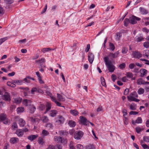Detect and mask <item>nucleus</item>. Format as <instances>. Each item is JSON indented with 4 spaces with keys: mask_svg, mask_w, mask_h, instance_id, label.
Instances as JSON below:
<instances>
[{
    "mask_svg": "<svg viewBox=\"0 0 149 149\" xmlns=\"http://www.w3.org/2000/svg\"><path fill=\"white\" fill-rule=\"evenodd\" d=\"M144 92V90L142 88H140L139 89L137 93L139 95H141L143 94Z\"/></svg>",
    "mask_w": 149,
    "mask_h": 149,
    "instance_id": "nucleus-41",
    "label": "nucleus"
},
{
    "mask_svg": "<svg viewBox=\"0 0 149 149\" xmlns=\"http://www.w3.org/2000/svg\"><path fill=\"white\" fill-rule=\"evenodd\" d=\"M54 141L58 143L65 144L67 143L66 140L58 136H55L54 138Z\"/></svg>",
    "mask_w": 149,
    "mask_h": 149,
    "instance_id": "nucleus-3",
    "label": "nucleus"
},
{
    "mask_svg": "<svg viewBox=\"0 0 149 149\" xmlns=\"http://www.w3.org/2000/svg\"><path fill=\"white\" fill-rule=\"evenodd\" d=\"M19 140L17 137H13L10 139V141L12 144L16 143L19 141Z\"/></svg>",
    "mask_w": 149,
    "mask_h": 149,
    "instance_id": "nucleus-17",
    "label": "nucleus"
},
{
    "mask_svg": "<svg viewBox=\"0 0 149 149\" xmlns=\"http://www.w3.org/2000/svg\"><path fill=\"white\" fill-rule=\"evenodd\" d=\"M54 49H52L50 48H42L41 49V51L43 53H45L46 52H49L50 51L53 50Z\"/></svg>",
    "mask_w": 149,
    "mask_h": 149,
    "instance_id": "nucleus-32",
    "label": "nucleus"
},
{
    "mask_svg": "<svg viewBox=\"0 0 149 149\" xmlns=\"http://www.w3.org/2000/svg\"><path fill=\"white\" fill-rule=\"evenodd\" d=\"M109 49L110 50L112 51H113L115 49V47L113 43H110L109 44Z\"/></svg>",
    "mask_w": 149,
    "mask_h": 149,
    "instance_id": "nucleus-49",
    "label": "nucleus"
},
{
    "mask_svg": "<svg viewBox=\"0 0 149 149\" xmlns=\"http://www.w3.org/2000/svg\"><path fill=\"white\" fill-rule=\"evenodd\" d=\"M83 132L81 131H79L75 132L74 137V138L77 139H80L83 136Z\"/></svg>",
    "mask_w": 149,
    "mask_h": 149,
    "instance_id": "nucleus-6",
    "label": "nucleus"
},
{
    "mask_svg": "<svg viewBox=\"0 0 149 149\" xmlns=\"http://www.w3.org/2000/svg\"><path fill=\"white\" fill-rule=\"evenodd\" d=\"M124 22L125 26H127L129 22H130V19H128L127 18L125 19L124 21Z\"/></svg>",
    "mask_w": 149,
    "mask_h": 149,
    "instance_id": "nucleus-50",
    "label": "nucleus"
},
{
    "mask_svg": "<svg viewBox=\"0 0 149 149\" xmlns=\"http://www.w3.org/2000/svg\"><path fill=\"white\" fill-rule=\"evenodd\" d=\"M17 113L23 112L24 111V108L22 107H19L17 109Z\"/></svg>",
    "mask_w": 149,
    "mask_h": 149,
    "instance_id": "nucleus-29",
    "label": "nucleus"
},
{
    "mask_svg": "<svg viewBox=\"0 0 149 149\" xmlns=\"http://www.w3.org/2000/svg\"><path fill=\"white\" fill-rule=\"evenodd\" d=\"M38 92V89L35 87L32 88L31 90V93L32 94H34L35 93H37Z\"/></svg>",
    "mask_w": 149,
    "mask_h": 149,
    "instance_id": "nucleus-46",
    "label": "nucleus"
},
{
    "mask_svg": "<svg viewBox=\"0 0 149 149\" xmlns=\"http://www.w3.org/2000/svg\"><path fill=\"white\" fill-rule=\"evenodd\" d=\"M41 119L44 123H47L48 121L49 120L48 118L46 116H42L41 118Z\"/></svg>",
    "mask_w": 149,
    "mask_h": 149,
    "instance_id": "nucleus-38",
    "label": "nucleus"
},
{
    "mask_svg": "<svg viewBox=\"0 0 149 149\" xmlns=\"http://www.w3.org/2000/svg\"><path fill=\"white\" fill-rule=\"evenodd\" d=\"M79 123L80 124L84 125V118L83 116H80V117Z\"/></svg>",
    "mask_w": 149,
    "mask_h": 149,
    "instance_id": "nucleus-52",
    "label": "nucleus"
},
{
    "mask_svg": "<svg viewBox=\"0 0 149 149\" xmlns=\"http://www.w3.org/2000/svg\"><path fill=\"white\" fill-rule=\"evenodd\" d=\"M138 95L136 91H134L130 93V95L127 97L128 100L130 101H134L136 102H138L140 100L136 99L135 97H138Z\"/></svg>",
    "mask_w": 149,
    "mask_h": 149,
    "instance_id": "nucleus-2",
    "label": "nucleus"
},
{
    "mask_svg": "<svg viewBox=\"0 0 149 149\" xmlns=\"http://www.w3.org/2000/svg\"><path fill=\"white\" fill-rule=\"evenodd\" d=\"M126 67V64L124 63H123L120 64L118 67L120 69H123Z\"/></svg>",
    "mask_w": 149,
    "mask_h": 149,
    "instance_id": "nucleus-44",
    "label": "nucleus"
},
{
    "mask_svg": "<svg viewBox=\"0 0 149 149\" xmlns=\"http://www.w3.org/2000/svg\"><path fill=\"white\" fill-rule=\"evenodd\" d=\"M7 85L8 86H9L12 87H15L16 85L13 82V81L12 82H11L10 81H8L7 82Z\"/></svg>",
    "mask_w": 149,
    "mask_h": 149,
    "instance_id": "nucleus-39",
    "label": "nucleus"
},
{
    "mask_svg": "<svg viewBox=\"0 0 149 149\" xmlns=\"http://www.w3.org/2000/svg\"><path fill=\"white\" fill-rule=\"evenodd\" d=\"M57 97L58 100L59 101L63 102L65 100V98L61 95L57 93Z\"/></svg>",
    "mask_w": 149,
    "mask_h": 149,
    "instance_id": "nucleus-24",
    "label": "nucleus"
},
{
    "mask_svg": "<svg viewBox=\"0 0 149 149\" xmlns=\"http://www.w3.org/2000/svg\"><path fill=\"white\" fill-rule=\"evenodd\" d=\"M95 147L93 144H90L86 147V149H95Z\"/></svg>",
    "mask_w": 149,
    "mask_h": 149,
    "instance_id": "nucleus-40",
    "label": "nucleus"
},
{
    "mask_svg": "<svg viewBox=\"0 0 149 149\" xmlns=\"http://www.w3.org/2000/svg\"><path fill=\"white\" fill-rule=\"evenodd\" d=\"M125 118L124 119V124L125 125H127L128 124V118L126 117H124Z\"/></svg>",
    "mask_w": 149,
    "mask_h": 149,
    "instance_id": "nucleus-63",
    "label": "nucleus"
},
{
    "mask_svg": "<svg viewBox=\"0 0 149 149\" xmlns=\"http://www.w3.org/2000/svg\"><path fill=\"white\" fill-rule=\"evenodd\" d=\"M128 49L126 47H123V48L122 50V52L123 54H125L127 53Z\"/></svg>",
    "mask_w": 149,
    "mask_h": 149,
    "instance_id": "nucleus-58",
    "label": "nucleus"
},
{
    "mask_svg": "<svg viewBox=\"0 0 149 149\" xmlns=\"http://www.w3.org/2000/svg\"><path fill=\"white\" fill-rule=\"evenodd\" d=\"M13 82L16 85H21L23 84V82L22 80H13Z\"/></svg>",
    "mask_w": 149,
    "mask_h": 149,
    "instance_id": "nucleus-23",
    "label": "nucleus"
},
{
    "mask_svg": "<svg viewBox=\"0 0 149 149\" xmlns=\"http://www.w3.org/2000/svg\"><path fill=\"white\" fill-rule=\"evenodd\" d=\"M132 55L133 57L137 58H140L142 56V54L139 52H133Z\"/></svg>",
    "mask_w": 149,
    "mask_h": 149,
    "instance_id": "nucleus-12",
    "label": "nucleus"
},
{
    "mask_svg": "<svg viewBox=\"0 0 149 149\" xmlns=\"http://www.w3.org/2000/svg\"><path fill=\"white\" fill-rule=\"evenodd\" d=\"M52 105L50 102H47L46 104V111L44 113V114H45L46 112L49 110L51 108Z\"/></svg>",
    "mask_w": 149,
    "mask_h": 149,
    "instance_id": "nucleus-20",
    "label": "nucleus"
},
{
    "mask_svg": "<svg viewBox=\"0 0 149 149\" xmlns=\"http://www.w3.org/2000/svg\"><path fill=\"white\" fill-rule=\"evenodd\" d=\"M30 120L33 124L38 123V119L36 118L32 117L30 118Z\"/></svg>",
    "mask_w": 149,
    "mask_h": 149,
    "instance_id": "nucleus-31",
    "label": "nucleus"
},
{
    "mask_svg": "<svg viewBox=\"0 0 149 149\" xmlns=\"http://www.w3.org/2000/svg\"><path fill=\"white\" fill-rule=\"evenodd\" d=\"M8 39V37H6L3 38H1L0 39V45L6 40H7Z\"/></svg>",
    "mask_w": 149,
    "mask_h": 149,
    "instance_id": "nucleus-48",
    "label": "nucleus"
},
{
    "mask_svg": "<svg viewBox=\"0 0 149 149\" xmlns=\"http://www.w3.org/2000/svg\"><path fill=\"white\" fill-rule=\"evenodd\" d=\"M28 110L29 112L33 113L36 110V108L33 105H31L29 107Z\"/></svg>",
    "mask_w": 149,
    "mask_h": 149,
    "instance_id": "nucleus-14",
    "label": "nucleus"
},
{
    "mask_svg": "<svg viewBox=\"0 0 149 149\" xmlns=\"http://www.w3.org/2000/svg\"><path fill=\"white\" fill-rule=\"evenodd\" d=\"M5 105V103L1 100H0V108H2L4 107Z\"/></svg>",
    "mask_w": 149,
    "mask_h": 149,
    "instance_id": "nucleus-64",
    "label": "nucleus"
},
{
    "mask_svg": "<svg viewBox=\"0 0 149 149\" xmlns=\"http://www.w3.org/2000/svg\"><path fill=\"white\" fill-rule=\"evenodd\" d=\"M135 39L136 41L138 42H139L143 41L144 39L142 36H136L135 38Z\"/></svg>",
    "mask_w": 149,
    "mask_h": 149,
    "instance_id": "nucleus-36",
    "label": "nucleus"
},
{
    "mask_svg": "<svg viewBox=\"0 0 149 149\" xmlns=\"http://www.w3.org/2000/svg\"><path fill=\"white\" fill-rule=\"evenodd\" d=\"M90 48V45L89 44H88L87 45L86 47V48L85 51L86 52H88Z\"/></svg>",
    "mask_w": 149,
    "mask_h": 149,
    "instance_id": "nucleus-61",
    "label": "nucleus"
},
{
    "mask_svg": "<svg viewBox=\"0 0 149 149\" xmlns=\"http://www.w3.org/2000/svg\"><path fill=\"white\" fill-rule=\"evenodd\" d=\"M65 120V118L61 116H58V119L56 122L59 124H63Z\"/></svg>",
    "mask_w": 149,
    "mask_h": 149,
    "instance_id": "nucleus-10",
    "label": "nucleus"
},
{
    "mask_svg": "<svg viewBox=\"0 0 149 149\" xmlns=\"http://www.w3.org/2000/svg\"><path fill=\"white\" fill-rule=\"evenodd\" d=\"M6 118V115L5 114H1L0 116V121H3Z\"/></svg>",
    "mask_w": 149,
    "mask_h": 149,
    "instance_id": "nucleus-45",
    "label": "nucleus"
},
{
    "mask_svg": "<svg viewBox=\"0 0 149 149\" xmlns=\"http://www.w3.org/2000/svg\"><path fill=\"white\" fill-rule=\"evenodd\" d=\"M139 10L141 13L142 14H146L148 13V11L142 7H141L139 8Z\"/></svg>",
    "mask_w": 149,
    "mask_h": 149,
    "instance_id": "nucleus-26",
    "label": "nucleus"
},
{
    "mask_svg": "<svg viewBox=\"0 0 149 149\" xmlns=\"http://www.w3.org/2000/svg\"><path fill=\"white\" fill-rule=\"evenodd\" d=\"M57 113V111L56 110H52L49 112V116L52 117L55 116Z\"/></svg>",
    "mask_w": 149,
    "mask_h": 149,
    "instance_id": "nucleus-21",
    "label": "nucleus"
},
{
    "mask_svg": "<svg viewBox=\"0 0 149 149\" xmlns=\"http://www.w3.org/2000/svg\"><path fill=\"white\" fill-rule=\"evenodd\" d=\"M51 97L52 100L53 102H54L57 106L59 107H64L63 106H61V104L57 101L55 97L53 96H51Z\"/></svg>",
    "mask_w": 149,
    "mask_h": 149,
    "instance_id": "nucleus-16",
    "label": "nucleus"
},
{
    "mask_svg": "<svg viewBox=\"0 0 149 149\" xmlns=\"http://www.w3.org/2000/svg\"><path fill=\"white\" fill-rule=\"evenodd\" d=\"M38 136V134H32L29 136L28 137V139L31 141H32L36 139Z\"/></svg>",
    "mask_w": 149,
    "mask_h": 149,
    "instance_id": "nucleus-18",
    "label": "nucleus"
},
{
    "mask_svg": "<svg viewBox=\"0 0 149 149\" xmlns=\"http://www.w3.org/2000/svg\"><path fill=\"white\" fill-rule=\"evenodd\" d=\"M2 121H3V123L5 124H8L10 123V120L7 118Z\"/></svg>",
    "mask_w": 149,
    "mask_h": 149,
    "instance_id": "nucleus-56",
    "label": "nucleus"
},
{
    "mask_svg": "<svg viewBox=\"0 0 149 149\" xmlns=\"http://www.w3.org/2000/svg\"><path fill=\"white\" fill-rule=\"evenodd\" d=\"M76 148L77 149H83L84 148L83 146L80 144L77 145Z\"/></svg>",
    "mask_w": 149,
    "mask_h": 149,
    "instance_id": "nucleus-60",
    "label": "nucleus"
},
{
    "mask_svg": "<svg viewBox=\"0 0 149 149\" xmlns=\"http://www.w3.org/2000/svg\"><path fill=\"white\" fill-rule=\"evenodd\" d=\"M136 105L135 103H132L130 106V109L132 110H135L136 109Z\"/></svg>",
    "mask_w": 149,
    "mask_h": 149,
    "instance_id": "nucleus-27",
    "label": "nucleus"
},
{
    "mask_svg": "<svg viewBox=\"0 0 149 149\" xmlns=\"http://www.w3.org/2000/svg\"><path fill=\"white\" fill-rule=\"evenodd\" d=\"M38 143L40 145H42L45 143L42 137H40L38 138Z\"/></svg>",
    "mask_w": 149,
    "mask_h": 149,
    "instance_id": "nucleus-35",
    "label": "nucleus"
},
{
    "mask_svg": "<svg viewBox=\"0 0 149 149\" xmlns=\"http://www.w3.org/2000/svg\"><path fill=\"white\" fill-rule=\"evenodd\" d=\"M45 106L43 104H41L39 107V110L42 111L45 109Z\"/></svg>",
    "mask_w": 149,
    "mask_h": 149,
    "instance_id": "nucleus-59",
    "label": "nucleus"
},
{
    "mask_svg": "<svg viewBox=\"0 0 149 149\" xmlns=\"http://www.w3.org/2000/svg\"><path fill=\"white\" fill-rule=\"evenodd\" d=\"M70 112L71 114L75 116L78 115L79 113L78 112L75 110H71Z\"/></svg>",
    "mask_w": 149,
    "mask_h": 149,
    "instance_id": "nucleus-37",
    "label": "nucleus"
},
{
    "mask_svg": "<svg viewBox=\"0 0 149 149\" xmlns=\"http://www.w3.org/2000/svg\"><path fill=\"white\" fill-rule=\"evenodd\" d=\"M49 134V132L47 130H43L42 132L41 135L43 137H45L48 135Z\"/></svg>",
    "mask_w": 149,
    "mask_h": 149,
    "instance_id": "nucleus-34",
    "label": "nucleus"
},
{
    "mask_svg": "<svg viewBox=\"0 0 149 149\" xmlns=\"http://www.w3.org/2000/svg\"><path fill=\"white\" fill-rule=\"evenodd\" d=\"M130 23L132 24H134L136 23L137 21H139L141 19L134 16H132L129 18Z\"/></svg>",
    "mask_w": 149,
    "mask_h": 149,
    "instance_id": "nucleus-5",
    "label": "nucleus"
},
{
    "mask_svg": "<svg viewBox=\"0 0 149 149\" xmlns=\"http://www.w3.org/2000/svg\"><path fill=\"white\" fill-rule=\"evenodd\" d=\"M142 120L141 117H138L135 120V123L137 124L141 123Z\"/></svg>",
    "mask_w": 149,
    "mask_h": 149,
    "instance_id": "nucleus-43",
    "label": "nucleus"
},
{
    "mask_svg": "<svg viewBox=\"0 0 149 149\" xmlns=\"http://www.w3.org/2000/svg\"><path fill=\"white\" fill-rule=\"evenodd\" d=\"M45 62V59L44 58H42L40 60L36 61V62L39 64V65L41 68H45V66L44 65L43 63Z\"/></svg>",
    "mask_w": 149,
    "mask_h": 149,
    "instance_id": "nucleus-9",
    "label": "nucleus"
},
{
    "mask_svg": "<svg viewBox=\"0 0 149 149\" xmlns=\"http://www.w3.org/2000/svg\"><path fill=\"white\" fill-rule=\"evenodd\" d=\"M119 54V51H117L114 53H110L108 55V57H109L111 59L117 58Z\"/></svg>",
    "mask_w": 149,
    "mask_h": 149,
    "instance_id": "nucleus-7",
    "label": "nucleus"
},
{
    "mask_svg": "<svg viewBox=\"0 0 149 149\" xmlns=\"http://www.w3.org/2000/svg\"><path fill=\"white\" fill-rule=\"evenodd\" d=\"M68 125L71 127H74L76 125V123L74 121L71 120L68 122Z\"/></svg>",
    "mask_w": 149,
    "mask_h": 149,
    "instance_id": "nucleus-30",
    "label": "nucleus"
},
{
    "mask_svg": "<svg viewBox=\"0 0 149 149\" xmlns=\"http://www.w3.org/2000/svg\"><path fill=\"white\" fill-rule=\"evenodd\" d=\"M22 101V98L19 97H17L14 99V103L19 104L21 103Z\"/></svg>",
    "mask_w": 149,
    "mask_h": 149,
    "instance_id": "nucleus-25",
    "label": "nucleus"
},
{
    "mask_svg": "<svg viewBox=\"0 0 149 149\" xmlns=\"http://www.w3.org/2000/svg\"><path fill=\"white\" fill-rule=\"evenodd\" d=\"M145 81L143 79L140 78L137 80V83L138 85H141L145 84Z\"/></svg>",
    "mask_w": 149,
    "mask_h": 149,
    "instance_id": "nucleus-28",
    "label": "nucleus"
},
{
    "mask_svg": "<svg viewBox=\"0 0 149 149\" xmlns=\"http://www.w3.org/2000/svg\"><path fill=\"white\" fill-rule=\"evenodd\" d=\"M122 112L123 113V116L124 117H125L127 116V110L125 109H123Z\"/></svg>",
    "mask_w": 149,
    "mask_h": 149,
    "instance_id": "nucleus-55",
    "label": "nucleus"
},
{
    "mask_svg": "<svg viewBox=\"0 0 149 149\" xmlns=\"http://www.w3.org/2000/svg\"><path fill=\"white\" fill-rule=\"evenodd\" d=\"M143 55L144 56H145L147 58H149V50H144L143 52Z\"/></svg>",
    "mask_w": 149,
    "mask_h": 149,
    "instance_id": "nucleus-33",
    "label": "nucleus"
},
{
    "mask_svg": "<svg viewBox=\"0 0 149 149\" xmlns=\"http://www.w3.org/2000/svg\"><path fill=\"white\" fill-rule=\"evenodd\" d=\"M88 60L90 63L93 62L94 59V56L93 53L89 52L88 54Z\"/></svg>",
    "mask_w": 149,
    "mask_h": 149,
    "instance_id": "nucleus-11",
    "label": "nucleus"
},
{
    "mask_svg": "<svg viewBox=\"0 0 149 149\" xmlns=\"http://www.w3.org/2000/svg\"><path fill=\"white\" fill-rule=\"evenodd\" d=\"M143 130V129L141 128L140 127L138 126L135 128V130L136 132L138 133H140V132Z\"/></svg>",
    "mask_w": 149,
    "mask_h": 149,
    "instance_id": "nucleus-42",
    "label": "nucleus"
},
{
    "mask_svg": "<svg viewBox=\"0 0 149 149\" xmlns=\"http://www.w3.org/2000/svg\"><path fill=\"white\" fill-rule=\"evenodd\" d=\"M143 46L146 48H148L149 47V42H146L143 43Z\"/></svg>",
    "mask_w": 149,
    "mask_h": 149,
    "instance_id": "nucleus-54",
    "label": "nucleus"
},
{
    "mask_svg": "<svg viewBox=\"0 0 149 149\" xmlns=\"http://www.w3.org/2000/svg\"><path fill=\"white\" fill-rule=\"evenodd\" d=\"M140 60L142 61H145V64L149 65V61L143 58H141Z\"/></svg>",
    "mask_w": 149,
    "mask_h": 149,
    "instance_id": "nucleus-62",
    "label": "nucleus"
},
{
    "mask_svg": "<svg viewBox=\"0 0 149 149\" xmlns=\"http://www.w3.org/2000/svg\"><path fill=\"white\" fill-rule=\"evenodd\" d=\"M2 98L4 100L6 101H10L11 100L10 95L7 92H6L4 93L2 96Z\"/></svg>",
    "mask_w": 149,
    "mask_h": 149,
    "instance_id": "nucleus-8",
    "label": "nucleus"
},
{
    "mask_svg": "<svg viewBox=\"0 0 149 149\" xmlns=\"http://www.w3.org/2000/svg\"><path fill=\"white\" fill-rule=\"evenodd\" d=\"M46 127L49 128H52L53 126L52 123H49L46 124Z\"/></svg>",
    "mask_w": 149,
    "mask_h": 149,
    "instance_id": "nucleus-57",
    "label": "nucleus"
},
{
    "mask_svg": "<svg viewBox=\"0 0 149 149\" xmlns=\"http://www.w3.org/2000/svg\"><path fill=\"white\" fill-rule=\"evenodd\" d=\"M140 72L142 76H146L148 73V71L145 69H141L140 70Z\"/></svg>",
    "mask_w": 149,
    "mask_h": 149,
    "instance_id": "nucleus-19",
    "label": "nucleus"
},
{
    "mask_svg": "<svg viewBox=\"0 0 149 149\" xmlns=\"http://www.w3.org/2000/svg\"><path fill=\"white\" fill-rule=\"evenodd\" d=\"M15 120L16 121L18 122L19 126L21 127H23L25 125V121L22 118H20L18 116L15 117Z\"/></svg>",
    "mask_w": 149,
    "mask_h": 149,
    "instance_id": "nucleus-4",
    "label": "nucleus"
},
{
    "mask_svg": "<svg viewBox=\"0 0 149 149\" xmlns=\"http://www.w3.org/2000/svg\"><path fill=\"white\" fill-rule=\"evenodd\" d=\"M104 60L109 72H113L115 70V67L111 61L109 60L108 57H104Z\"/></svg>",
    "mask_w": 149,
    "mask_h": 149,
    "instance_id": "nucleus-1",
    "label": "nucleus"
},
{
    "mask_svg": "<svg viewBox=\"0 0 149 149\" xmlns=\"http://www.w3.org/2000/svg\"><path fill=\"white\" fill-rule=\"evenodd\" d=\"M12 128L14 130H15L17 128V125L16 122H14L13 123L12 126Z\"/></svg>",
    "mask_w": 149,
    "mask_h": 149,
    "instance_id": "nucleus-53",
    "label": "nucleus"
},
{
    "mask_svg": "<svg viewBox=\"0 0 149 149\" xmlns=\"http://www.w3.org/2000/svg\"><path fill=\"white\" fill-rule=\"evenodd\" d=\"M144 141L146 142H149V136H144L143 138Z\"/></svg>",
    "mask_w": 149,
    "mask_h": 149,
    "instance_id": "nucleus-51",
    "label": "nucleus"
},
{
    "mask_svg": "<svg viewBox=\"0 0 149 149\" xmlns=\"http://www.w3.org/2000/svg\"><path fill=\"white\" fill-rule=\"evenodd\" d=\"M126 75L128 78H130L132 80H135L136 79V77L134 76L133 74L130 72H128L127 73Z\"/></svg>",
    "mask_w": 149,
    "mask_h": 149,
    "instance_id": "nucleus-15",
    "label": "nucleus"
},
{
    "mask_svg": "<svg viewBox=\"0 0 149 149\" xmlns=\"http://www.w3.org/2000/svg\"><path fill=\"white\" fill-rule=\"evenodd\" d=\"M32 101L30 100L24 99L22 101V104L26 106H30L31 103Z\"/></svg>",
    "mask_w": 149,
    "mask_h": 149,
    "instance_id": "nucleus-13",
    "label": "nucleus"
},
{
    "mask_svg": "<svg viewBox=\"0 0 149 149\" xmlns=\"http://www.w3.org/2000/svg\"><path fill=\"white\" fill-rule=\"evenodd\" d=\"M101 80L102 85L104 86H106V84L105 82V79L104 77H101Z\"/></svg>",
    "mask_w": 149,
    "mask_h": 149,
    "instance_id": "nucleus-47",
    "label": "nucleus"
},
{
    "mask_svg": "<svg viewBox=\"0 0 149 149\" xmlns=\"http://www.w3.org/2000/svg\"><path fill=\"white\" fill-rule=\"evenodd\" d=\"M16 134L19 137L22 136L23 135V131L21 130L18 129L16 131Z\"/></svg>",
    "mask_w": 149,
    "mask_h": 149,
    "instance_id": "nucleus-22",
    "label": "nucleus"
}]
</instances>
